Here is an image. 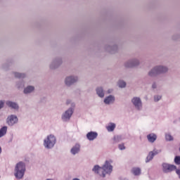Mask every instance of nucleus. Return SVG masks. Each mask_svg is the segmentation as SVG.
<instances>
[{
    "instance_id": "nucleus-1",
    "label": "nucleus",
    "mask_w": 180,
    "mask_h": 180,
    "mask_svg": "<svg viewBox=\"0 0 180 180\" xmlns=\"http://www.w3.org/2000/svg\"><path fill=\"white\" fill-rule=\"evenodd\" d=\"M112 171L113 166L109 160H105L101 167L96 165L92 168V172L101 178H105L106 174L110 175Z\"/></svg>"
},
{
    "instance_id": "nucleus-2",
    "label": "nucleus",
    "mask_w": 180,
    "mask_h": 180,
    "mask_svg": "<svg viewBox=\"0 0 180 180\" xmlns=\"http://www.w3.org/2000/svg\"><path fill=\"white\" fill-rule=\"evenodd\" d=\"M169 72V68L166 65H158L154 66L148 72V76L150 78L157 77L159 75H164Z\"/></svg>"
},
{
    "instance_id": "nucleus-3",
    "label": "nucleus",
    "mask_w": 180,
    "mask_h": 180,
    "mask_svg": "<svg viewBox=\"0 0 180 180\" xmlns=\"http://www.w3.org/2000/svg\"><path fill=\"white\" fill-rule=\"evenodd\" d=\"M26 172V164L24 162H19L14 168V176L17 180H21L25 176Z\"/></svg>"
},
{
    "instance_id": "nucleus-4",
    "label": "nucleus",
    "mask_w": 180,
    "mask_h": 180,
    "mask_svg": "<svg viewBox=\"0 0 180 180\" xmlns=\"http://www.w3.org/2000/svg\"><path fill=\"white\" fill-rule=\"evenodd\" d=\"M75 106L76 104L75 103H72L71 106L62 112L60 120L63 122L68 123L70 121L74 114Z\"/></svg>"
},
{
    "instance_id": "nucleus-5",
    "label": "nucleus",
    "mask_w": 180,
    "mask_h": 180,
    "mask_svg": "<svg viewBox=\"0 0 180 180\" xmlns=\"http://www.w3.org/2000/svg\"><path fill=\"white\" fill-rule=\"evenodd\" d=\"M56 137L53 134H49L44 139L43 146L46 150H51L56 144Z\"/></svg>"
},
{
    "instance_id": "nucleus-6",
    "label": "nucleus",
    "mask_w": 180,
    "mask_h": 180,
    "mask_svg": "<svg viewBox=\"0 0 180 180\" xmlns=\"http://www.w3.org/2000/svg\"><path fill=\"white\" fill-rule=\"evenodd\" d=\"M162 172L163 174H171L176 169L175 165L169 164L168 162H162L161 165Z\"/></svg>"
},
{
    "instance_id": "nucleus-7",
    "label": "nucleus",
    "mask_w": 180,
    "mask_h": 180,
    "mask_svg": "<svg viewBox=\"0 0 180 180\" xmlns=\"http://www.w3.org/2000/svg\"><path fill=\"white\" fill-rule=\"evenodd\" d=\"M79 80V77L77 75H68L65 77L64 79V84L67 87H71L75 84L77 83Z\"/></svg>"
},
{
    "instance_id": "nucleus-8",
    "label": "nucleus",
    "mask_w": 180,
    "mask_h": 180,
    "mask_svg": "<svg viewBox=\"0 0 180 180\" xmlns=\"http://www.w3.org/2000/svg\"><path fill=\"white\" fill-rule=\"evenodd\" d=\"M141 64L140 60L137 58H133L124 63V66L125 68H134L139 67Z\"/></svg>"
},
{
    "instance_id": "nucleus-9",
    "label": "nucleus",
    "mask_w": 180,
    "mask_h": 180,
    "mask_svg": "<svg viewBox=\"0 0 180 180\" xmlns=\"http://www.w3.org/2000/svg\"><path fill=\"white\" fill-rule=\"evenodd\" d=\"M19 122V119L16 115L11 114L7 116L6 118V124L10 127H13L15 125L18 124Z\"/></svg>"
},
{
    "instance_id": "nucleus-10",
    "label": "nucleus",
    "mask_w": 180,
    "mask_h": 180,
    "mask_svg": "<svg viewBox=\"0 0 180 180\" xmlns=\"http://www.w3.org/2000/svg\"><path fill=\"white\" fill-rule=\"evenodd\" d=\"M131 103L134 108L138 111H141L143 109V102L140 97L134 96L131 99Z\"/></svg>"
},
{
    "instance_id": "nucleus-11",
    "label": "nucleus",
    "mask_w": 180,
    "mask_h": 180,
    "mask_svg": "<svg viewBox=\"0 0 180 180\" xmlns=\"http://www.w3.org/2000/svg\"><path fill=\"white\" fill-rule=\"evenodd\" d=\"M63 64V59L61 57L54 58L49 65L50 70H54L59 68Z\"/></svg>"
},
{
    "instance_id": "nucleus-12",
    "label": "nucleus",
    "mask_w": 180,
    "mask_h": 180,
    "mask_svg": "<svg viewBox=\"0 0 180 180\" xmlns=\"http://www.w3.org/2000/svg\"><path fill=\"white\" fill-rule=\"evenodd\" d=\"M6 105L8 107V108L11 110H14L15 111H19L20 105L18 102L13 101H6Z\"/></svg>"
},
{
    "instance_id": "nucleus-13",
    "label": "nucleus",
    "mask_w": 180,
    "mask_h": 180,
    "mask_svg": "<svg viewBox=\"0 0 180 180\" xmlns=\"http://www.w3.org/2000/svg\"><path fill=\"white\" fill-rule=\"evenodd\" d=\"M15 60L13 59H8L5 63L1 65V69L3 71H9L11 68L14 65Z\"/></svg>"
},
{
    "instance_id": "nucleus-14",
    "label": "nucleus",
    "mask_w": 180,
    "mask_h": 180,
    "mask_svg": "<svg viewBox=\"0 0 180 180\" xmlns=\"http://www.w3.org/2000/svg\"><path fill=\"white\" fill-rule=\"evenodd\" d=\"M105 49L110 54H115L118 51V46L116 44L107 45L105 46Z\"/></svg>"
},
{
    "instance_id": "nucleus-15",
    "label": "nucleus",
    "mask_w": 180,
    "mask_h": 180,
    "mask_svg": "<svg viewBox=\"0 0 180 180\" xmlns=\"http://www.w3.org/2000/svg\"><path fill=\"white\" fill-rule=\"evenodd\" d=\"M98 136V134L96 131H89L86 134V138L88 141H94V140H96Z\"/></svg>"
},
{
    "instance_id": "nucleus-16",
    "label": "nucleus",
    "mask_w": 180,
    "mask_h": 180,
    "mask_svg": "<svg viewBox=\"0 0 180 180\" xmlns=\"http://www.w3.org/2000/svg\"><path fill=\"white\" fill-rule=\"evenodd\" d=\"M115 101V97L113 95H109L106 96L103 100L104 104L107 105L113 104Z\"/></svg>"
},
{
    "instance_id": "nucleus-17",
    "label": "nucleus",
    "mask_w": 180,
    "mask_h": 180,
    "mask_svg": "<svg viewBox=\"0 0 180 180\" xmlns=\"http://www.w3.org/2000/svg\"><path fill=\"white\" fill-rule=\"evenodd\" d=\"M35 91V86L33 85H28L24 88V91H22V93L25 95H30L34 92Z\"/></svg>"
},
{
    "instance_id": "nucleus-18",
    "label": "nucleus",
    "mask_w": 180,
    "mask_h": 180,
    "mask_svg": "<svg viewBox=\"0 0 180 180\" xmlns=\"http://www.w3.org/2000/svg\"><path fill=\"white\" fill-rule=\"evenodd\" d=\"M81 146L79 143H76L74 146H72L70 149V153L72 155H76L80 153Z\"/></svg>"
},
{
    "instance_id": "nucleus-19",
    "label": "nucleus",
    "mask_w": 180,
    "mask_h": 180,
    "mask_svg": "<svg viewBox=\"0 0 180 180\" xmlns=\"http://www.w3.org/2000/svg\"><path fill=\"white\" fill-rule=\"evenodd\" d=\"M96 94L100 98H103L105 97V91L103 86H97L96 88Z\"/></svg>"
},
{
    "instance_id": "nucleus-20",
    "label": "nucleus",
    "mask_w": 180,
    "mask_h": 180,
    "mask_svg": "<svg viewBox=\"0 0 180 180\" xmlns=\"http://www.w3.org/2000/svg\"><path fill=\"white\" fill-rule=\"evenodd\" d=\"M11 74L13 75H14V77H15V79H24L27 77V74L25 72H15V71H13L11 72Z\"/></svg>"
},
{
    "instance_id": "nucleus-21",
    "label": "nucleus",
    "mask_w": 180,
    "mask_h": 180,
    "mask_svg": "<svg viewBox=\"0 0 180 180\" xmlns=\"http://www.w3.org/2000/svg\"><path fill=\"white\" fill-rule=\"evenodd\" d=\"M124 140V137L122 135H115L112 139V144H117Z\"/></svg>"
},
{
    "instance_id": "nucleus-22",
    "label": "nucleus",
    "mask_w": 180,
    "mask_h": 180,
    "mask_svg": "<svg viewBox=\"0 0 180 180\" xmlns=\"http://www.w3.org/2000/svg\"><path fill=\"white\" fill-rule=\"evenodd\" d=\"M148 141L150 143H153L156 141L158 136L154 133H150L146 136Z\"/></svg>"
},
{
    "instance_id": "nucleus-23",
    "label": "nucleus",
    "mask_w": 180,
    "mask_h": 180,
    "mask_svg": "<svg viewBox=\"0 0 180 180\" xmlns=\"http://www.w3.org/2000/svg\"><path fill=\"white\" fill-rule=\"evenodd\" d=\"M25 82L23 79L15 82V89L18 90L23 89L25 88Z\"/></svg>"
},
{
    "instance_id": "nucleus-24",
    "label": "nucleus",
    "mask_w": 180,
    "mask_h": 180,
    "mask_svg": "<svg viewBox=\"0 0 180 180\" xmlns=\"http://www.w3.org/2000/svg\"><path fill=\"white\" fill-rule=\"evenodd\" d=\"M131 172L134 176H139L141 174V169L138 167H134L131 169Z\"/></svg>"
},
{
    "instance_id": "nucleus-25",
    "label": "nucleus",
    "mask_w": 180,
    "mask_h": 180,
    "mask_svg": "<svg viewBox=\"0 0 180 180\" xmlns=\"http://www.w3.org/2000/svg\"><path fill=\"white\" fill-rule=\"evenodd\" d=\"M116 128V124L113 122H110L108 126H106V129L108 132H112Z\"/></svg>"
},
{
    "instance_id": "nucleus-26",
    "label": "nucleus",
    "mask_w": 180,
    "mask_h": 180,
    "mask_svg": "<svg viewBox=\"0 0 180 180\" xmlns=\"http://www.w3.org/2000/svg\"><path fill=\"white\" fill-rule=\"evenodd\" d=\"M8 131V127L7 126H4L0 129V139L4 137Z\"/></svg>"
},
{
    "instance_id": "nucleus-27",
    "label": "nucleus",
    "mask_w": 180,
    "mask_h": 180,
    "mask_svg": "<svg viewBox=\"0 0 180 180\" xmlns=\"http://www.w3.org/2000/svg\"><path fill=\"white\" fill-rule=\"evenodd\" d=\"M154 157H155L154 154L150 151L146 158V163H148L150 161H152L153 160Z\"/></svg>"
},
{
    "instance_id": "nucleus-28",
    "label": "nucleus",
    "mask_w": 180,
    "mask_h": 180,
    "mask_svg": "<svg viewBox=\"0 0 180 180\" xmlns=\"http://www.w3.org/2000/svg\"><path fill=\"white\" fill-rule=\"evenodd\" d=\"M174 138L170 133L165 134V141L168 142L174 141Z\"/></svg>"
},
{
    "instance_id": "nucleus-29",
    "label": "nucleus",
    "mask_w": 180,
    "mask_h": 180,
    "mask_svg": "<svg viewBox=\"0 0 180 180\" xmlns=\"http://www.w3.org/2000/svg\"><path fill=\"white\" fill-rule=\"evenodd\" d=\"M118 87L120 89H124L127 86V82L124 80H119L117 83Z\"/></svg>"
},
{
    "instance_id": "nucleus-30",
    "label": "nucleus",
    "mask_w": 180,
    "mask_h": 180,
    "mask_svg": "<svg viewBox=\"0 0 180 180\" xmlns=\"http://www.w3.org/2000/svg\"><path fill=\"white\" fill-rule=\"evenodd\" d=\"M162 95L156 94V95H154L153 96V101L155 103H158L162 100Z\"/></svg>"
},
{
    "instance_id": "nucleus-31",
    "label": "nucleus",
    "mask_w": 180,
    "mask_h": 180,
    "mask_svg": "<svg viewBox=\"0 0 180 180\" xmlns=\"http://www.w3.org/2000/svg\"><path fill=\"white\" fill-rule=\"evenodd\" d=\"M118 148L120 150H126V146H124V143H122L118 144Z\"/></svg>"
},
{
    "instance_id": "nucleus-32",
    "label": "nucleus",
    "mask_w": 180,
    "mask_h": 180,
    "mask_svg": "<svg viewBox=\"0 0 180 180\" xmlns=\"http://www.w3.org/2000/svg\"><path fill=\"white\" fill-rule=\"evenodd\" d=\"M158 84L157 82H153L152 83V85H151V89H152L153 90H155V89H158Z\"/></svg>"
},
{
    "instance_id": "nucleus-33",
    "label": "nucleus",
    "mask_w": 180,
    "mask_h": 180,
    "mask_svg": "<svg viewBox=\"0 0 180 180\" xmlns=\"http://www.w3.org/2000/svg\"><path fill=\"white\" fill-rule=\"evenodd\" d=\"M150 153H152V154L153 155V156H155L157 155H158L159 153H161V150H156L154 149L153 150L150 151Z\"/></svg>"
},
{
    "instance_id": "nucleus-34",
    "label": "nucleus",
    "mask_w": 180,
    "mask_h": 180,
    "mask_svg": "<svg viewBox=\"0 0 180 180\" xmlns=\"http://www.w3.org/2000/svg\"><path fill=\"white\" fill-rule=\"evenodd\" d=\"M174 163L177 165H180V156H175Z\"/></svg>"
},
{
    "instance_id": "nucleus-35",
    "label": "nucleus",
    "mask_w": 180,
    "mask_h": 180,
    "mask_svg": "<svg viewBox=\"0 0 180 180\" xmlns=\"http://www.w3.org/2000/svg\"><path fill=\"white\" fill-rule=\"evenodd\" d=\"M172 40H174V41H177L178 39H180V34H174V35L172 36Z\"/></svg>"
},
{
    "instance_id": "nucleus-36",
    "label": "nucleus",
    "mask_w": 180,
    "mask_h": 180,
    "mask_svg": "<svg viewBox=\"0 0 180 180\" xmlns=\"http://www.w3.org/2000/svg\"><path fill=\"white\" fill-rule=\"evenodd\" d=\"M5 106V101L0 100V110H2Z\"/></svg>"
},
{
    "instance_id": "nucleus-37",
    "label": "nucleus",
    "mask_w": 180,
    "mask_h": 180,
    "mask_svg": "<svg viewBox=\"0 0 180 180\" xmlns=\"http://www.w3.org/2000/svg\"><path fill=\"white\" fill-rule=\"evenodd\" d=\"M174 171L176 172V174L178 175V177L180 179V169H177V167H176Z\"/></svg>"
},
{
    "instance_id": "nucleus-38",
    "label": "nucleus",
    "mask_w": 180,
    "mask_h": 180,
    "mask_svg": "<svg viewBox=\"0 0 180 180\" xmlns=\"http://www.w3.org/2000/svg\"><path fill=\"white\" fill-rule=\"evenodd\" d=\"M72 180H80L79 178H73Z\"/></svg>"
},
{
    "instance_id": "nucleus-39",
    "label": "nucleus",
    "mask_w": 180,
    "mask_h": 180,
    "mask_svg": "<svg viewBox=\"0 0 180 180\" xmlns=\"http://www.w3.org/2000/svg\"><path fill=\"white\" fill-rule=\"evenodd\" d=\"M45 180H54V179H46Z\"/></svg>"
},
{
    "instance_id": "nucleus-40",
    "label": "nucleus",
    "mask_w": 180,
    "mask_h": 180,
    "mask_svg": "<svg viewBox=\"0 0 180 180\" xmlns=\"http://www.w3.org/2000/svg\"><path fill=\"white\" fill-rule=\"evenodd\" d=\"M108 93L110 94V91H108Z\"/></svg>"
},
{
    "instance_id": "nucleus-41",
    "label": "nucleus",
    "mask_w": 180,
    "mask_h": 180,
    "mask_svg": "<svg viewBox=\"0 0 180 180\" xmlns=\"http://www.w3.org/2000/svg\"><path fill=\"white\" fill-rule=\"evenodd\" d=\"M108 93L110 94V91H108Z\"/></svg>"
},
{
    "instance_id": "nucleus-42",
    "label": "nucleus",
    "mask_w": 180,
    "mask_h": 180,
    "mask_svg": "<svg viewBox=\"0 0 180 180\" xmlns=\"http://www.w3.org/2000/svg\"><path fill=\"white\" fill-rule=\"evenodd\" d=\"M179 152H180V147H179Z\"/></svg>"
}]
</instances>
